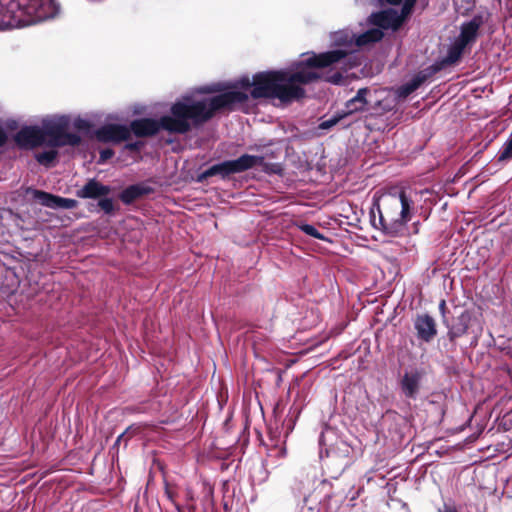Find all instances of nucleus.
Segmentation results:
<instances>
[{
  "label": "nucleus",
  "mask_w": 512,
  "mask_h": 512,
  "mask_svg": "<svg viewBox=\"0 0 512 512\" xmlns=\"http://www.w3.org/2000/svg\"><path fill=\"white\" fill-rule=\"evenodd\" d=\"M338 57L337 52L312 53L307 58L293 63L289 68L259 72L253 76L252 80L248 76H243L234 82L202 86L198 88V92L202 94L220 93L216 96L205 97V102L209 103L215 99H222L221 103L212 109L211 118L217 111L234 110L245 104L249 98V90L254 99H278L282 103H289L304 97L305 90L301 85L320 79L336 85L343 84L345 79L339 71L331 74L311 69L314 64L325 65L335 61Z\"/></svg>",
  "instance_id": "nucleus-1"
},
{
  "label": "nucleus",
  "mask_w": 512,
  "mask_h": 512,
  "mask_svg": "<svg viewBox=\"0 0 512 512\" xmlns=\"http://www.w3.org/2000/svg\"><path fill=\"white\" fill-rule=\"evenodd\" d=\"M196 89L192 93L183 95L175 101L170 114L162 116L159 120L142 118L130 123V133L138 137H146L165 130L174 134H186L193 127H197L211 118V111L218 105L221 99L213 102H205V97Z\"/></svg>",
  "instance_id": "nucleus-2"
},
{
  "label": "nucleus",
  "mask_w": 512,
  "mask_h": 512,
  "mask_svg": "<svg viewBox=\"0 0 512 512\" xmlns=\"http://www.w3.org/2000/svg\"><path fill=\"white\" fill-rule=\"evenodd\" d=\"M58 12L55 0H0V30L36 24Z\"/></svg>",
  "instance_id": "nucleus-3"
},
{
  "label": "nucleus",
  "mask_w": 512,
  "mask_h": 512,
  "mask_svg": "<svg viewBox=\"0 0 512 512\" xmlns=\"http://www.w3.org/2000/svg\"><path fill=\"white\" fill-rule=\"evenodd\" d=\"M383 209L377 205L378 222L386 235L403 236L407 232V223L411 220L413 201L404 191L384 197Z\"/></svg>",
  "instance_id": "nucleus-4"
},
{
  "label": "nucleus",
  "mask_w": 512,
  "mask_h": 512,
  "mask_svg": "<svg viewBox=\"0 0 512 512\" xmlns=\"http://www.w3.org/2000/svg\"><path fill=\"white\" fill-rule=\"evenodd\" d=\"M70 125L68 116H53L42 121V136L44 144L49 148L63 146H76L81 142V137L76 133H69Z\"/></svg>",
  "instance_id": "nucleus-5"
},
{
  "label": "nucleus",
  "mask_w": 512,
  "mask_h": 512,
  "mask_svg": "<svg viewBox=\"0 0 512 512\" xmlns=\"http://www.w3.org/2000/svg\"><path fill=\"white\" fill-rule=\"evenodd\" d=\"M320 457L323 459L324 453L327 459L339 461L334 463L338 466L339 471H343L348 465V458L351 453L350 445L343 440L337 433L336 429L325 426L319 437ZM327 466L333 463H325Z\"/></svg>",
  "instance_id": "nucleus-6"
},
{
  "label": "nucleus",
  "mask_w": 512,
  "mask_h": 512,
  "mask_svg": "<svg viewBox=\"0 0 512 512\" xmlns=\"http://www.w3.org/2000/svg\"><path fill=\"white\" fill-rule=\"evenodd\" d=\"M262 162L263 157L261 156L244 154L235 160H227L212 165L198 176V180L204 181L212 176H220L224 179L231 174L241 173L260 165Z\"/></svg>",
  "instance_id": "nucleus-7"
},
{
  "label": "nucleus",
  "mask_w": 512,
  "mask_h": 512,
  "mask_svg": "<svg viewBox=\"0 0 512 512\" xmlns=\"http://www.w3.org/2000/svg\"><path fill=\"white\" fill-rule=\"evenodd\" d=\"M415 3V0H405L401 7V11L398 12L395 9H387L377 13H372L368 21L370 24L376 26L379 29H398L405 17L410 14L411 9Z\"/></svg>",
  "instance_id": "nucleus-8"
},
{
  "label": "nucleus",
  "mask_w": 512,
  "mask_h": 512,
  "mask_svg": "<svg viewBox=\"0 0 512 512\" xmlns=\"http://www.w3.org/2000/svg\"><path fill=\"white\" fill-rule=\"evenodd\" d=\"M354 38L355 33L350 29H342L337 32H334L331 35V41L332 44L336 47H339V49L332 50L331 52H337L339 54V57L332 62H329L325 65H312L311 69L314 71L319 72L320 69L328 67L334 63L339 62L341 59L345 58L348 54L354 53ZM320 73H323L320 71ZM328 73H333L329 71Z\"/></svg>",
  "instance_id": "nucleus-9"
},
{
  "label": "nucleus",
  "mask_w": 512,
  "mask_h": 512,
  "mask_svg": "<svg viewBox=\"0 0 512 512\" xmlns=\"http://www.w3.org/2000/svg\"><path fill=\"white\" fill-rule=\"evenodd\" d=\"M376 91L372 92L369 88H361L357 91L356 95L348 100L345 104V111L342 115L347 116L356 112H361L368 109L372 100L375 101L373 108H377L382 105V101L376 99L374 95Z\"/></svg>",
  "instance_id": "nucleus-10"
},
{
  "label": "nucleus",
  "mask_w": 512,
  "mask_h": 512,
  "mask_svg": "<svg viewBox=\"0 0 512 512\" xmlns=\"http://www.w3.org/2000/svg\"><path fill=\"white\" fill-rule=\"evenodd\" d=\"M95 137L103 143L118 144L130 137V129L123 124H106L95 131Z\"/></svg>",
  "instance_id": "nucleus-11"
},
{
  "label": "nucleus",
  "mask_w": 512,
  "mask_h": 512,
  "mask_svg": "<svg viewBox=\"0 0 512 512\" xmlns=\"http://www.w3.org/2000/svg\"><path fill=\"white\" fill-rule=\"evenodd\" d=\"M34 199L45 207L52 209H73L77 207L78 202L75 199L63 198L48 192L34 189L31 191Z\"/></svg>",
  "instance_id": "nucleus-12"
},
{
  "label": "nucleus",
  "mask_w": 512,
  "mask_h": 512,
  "mask_svg": "<svg viewBox=\"0 0 512 512\" xmlns=\"http://www.w3.org/2000/svg\"><path fill=\"white\" fill-rule=\"evenodd\" d=\"M16 144L22 148H34L45 145L39 126H24L14 136Z\"/></svg>",
  "instance_id": "nucleus-13"
},
{
  "label": "nucleus",
  "mask_w": 512,
  "mask_h": 512,
  "mask_svg": "<svg viewBox=\"0 0 512 512\" xmlns=\"http://www.w3.org/2000/svg\"><path fill=\"white\" fill-rule=\"evenodd\" d=\"M424 376V371L422 369L413 368L407 370L401 381L400 386L403 394L407 398L415 399L417 394L419 393L421 382Z\"/></svg>",
  "instance_id": "nucleus-14"
},
{
  "label": "nucleus",
  "mask_w": 512,
  "mask_h": 512,
  "mask_svg": "<svg viewBox=\"0 0 512 512\" xmlns=\"http://www.w3.org/2000/svg\"><path fill=\"white\" fill-rule=\"evenodd\" d=\"M418 339L429 343L437 334L435 320L428 314L418 315L414 321Z\"/></svg>",
  "instance_id": "nucleus-15"
},
{
  "label": "nucleus",
  "mask_w": 512,
  "mask_h": 512,
  "mask_svg": "<svg viewBox=\"0 0 512 512\" xmlns=\"http://www.w3.org/2000/svg\"><path fill=\"white\" fill-rule=\"evenodd\" d=\"M484 20L481 15H475L471 20L463 22L460 26V34L456 38L465 46L474 43L478 36V31L483 25Z\"/></svg>",
  "instance_id": "nucleus-16"
},
{
  "label": "nucleus",
  "mask_w": 512,
  "mask_h": 512,
  "mask_svg": "<svg viewBox=\"0 0 512 512\" xmlns=\"http://www.w3.org/2000/svg\"><path fill=\"white\" fill-rule=\"evenodd\" d=\"M110 186L104 185L96 179H89L85 185L76 191V196L81 199H100L109 195Z\"/></svg>",
  "instance_id": "nucleus-17"
},
{
  "label": "nucleus",
  "mask_w": 512,
  "mask_h": 512,
  "mask_svg": "<svg viewBox=\"0 0 512 512\" xmlns=\"http://www.w3.org/2000/svg\"><path fill=\"white\" fill-rule=\"evenodd\" d=\"M472 321V314L468 310H464L458 315L454 322L449 325L444 319V324L448 328V337L450 341H455L457 338L467 333L468 328Z\"/></svg>",
  "instance_id": "nucleus-18"
},
{
  "label": "nucleus",
  "mask_w": 512,
  "mask_h": 512,
  "mask_svg": "<svg viewBox=\"0 0 512 512\" xmlns=\"http://www.w3.org/2000/svg\"><path fill=\"white\" fill-rule=\"evenodd\" d=\"M384 36V33L379 28H371L367 31L356 34L354 38V52L357 51L359 48L368 46L372 43L379 42Z\"/></svg>",
  "instance_id": "nucleus-19"
},
{
  "label": "nucleus",
  "mask_w": 512,
  "mask_h": 512,
  "mask_svg": "<svg viewBox=\"0 0 512 512\" xmlns=\"http://www.w3.org/2000/svg\"><path fill=\"white\" fill-rule=\"evenodd\" d=\"M152 192V188L143 184H134L125 188L119 195L120 200L124 204H131L133 201L143 195Z\"/></svg>",
  "instance_id": "nucleus-20"
},
{
  "label": "nucleus",
  "mask_w": 512,
  "mask_h": 512,
  "mask_svg": "<svg viewBox=\"0 0 512 512\" xmlns=\"http://www.w3.org/2000/svg\"><path fill=\"white\" fill-rule=\"evenodd\" d=\"M426 80V75L419 73L415 77H413L410 81L401 85L397 91V97L400 99H404L416 91Z\"/></svg>",
  "instance_id": "nucleus-21"
},
{
  "label": "nucleus",
  "mask_w": 512,
  "mask_h": 512,
  "mask_svg": "<svg viewBox=\"0 0 512 512\" xmlns=\"http://www.w3.org/2000/svg\"><path fill=\"white\" fill-rule=\"evenodd\" d=\"M466 47L467 46L459 40L455 39V41L449 46L443 62L447 65L455 64L461 58Z\"/></svg>",
  "instance_id": "nucleus-22"
},
{
  "label": "nucleus",
  "mask_w": 512,
  "mask_h": 512,
  "mask_svg": "<svg viewBox=\"0 0 512 512\" xmlns=\"http://www.w3.org/2000/svg\"><path fill=\"white\" fill-rule=\"evenodd\" d=\"M57 155L56 148H50L49 150L37 153L36 160L40 164L48 166L56 159Z\"/></svg>",
  "instance_id": "nucleus-23"
},
{
  "label": "nucleus",
  "mask_w": 512,
  "mask_h": 512,
  "mask_svg": "<svg viewBox=\"0 0 512 512\" xmlns=\"http://www.w3.org/2000/svg\"><path fill=\"white\" fill-rule=\"evenodd\" d=\"M512 158V141L509 139L503 144L498 153V160L505 161Z\"/></svg>",
  "instance_id": "nucleus-24"
},
{
  "label": "nucleus",
  "mask_w": 512,
  "mask_h": 512,
  "mask_svg": "<svg viewBox=\"0 0 512 512\" xmlns=\"http://www.w3.org/2000/svg\"><path fill=\"white\" fill-rule=\"evenodd\" d=\"M98 207L104 211L105 214L110 215L114 211V204L111 198L106 196L101 197L97 203Z\"/></svg>",
  "instance_id": "nucleus-25"
},
{
  "label": "nucleus",
  "mask_w": 512,
  "mask_h": 512,
  "mask_svg": "<svg viewBox=\"0 0 512 512\" xmlns=\"http://www.w3.org/2000/svg\"><path fill=\"white\" fill-rule=\"evenodd\" d=\"M299 228L306 235H309L311 237H314V238L320 239V240L324 239V236L316 229L315 226H313L311 224H301L299 226Z\"/></svg>",
  "instance_id": "nucleus-26"
},
{
  "label": "nucleus",
  "mask_w": 512,
  "mask_h": 512,
  "mask_svg": "<svg viewBox=\"0 0 512 512\" xmlns=\"http://www.w3.org/2000/svg\"><path fill=\"white\" fill-rule=\"evenodd\" d=\"M343 117H344V115L341 114L338 116H334L328 120L322 121L319 124V128L321 130H328V129L332 128L333 126H335L340 121V119H342Z\"/></svg>",
  "instance_id": "nucleus-27"
},
{
  "label": "nucleus",
  "mask_w": 512,
  "mask_h": 512,
  "mask_svg": "<svg viewBox=\"0 0 512 512\" xmlns=\"http://www.w3.org/2000/svg\"><path fill=\"white\" fill-rule=\"evenodd\" d=\"M437 512H458L456 506L452 503H444L438 508Z\"/></svg>",
  "instance_id": "nucleus-28"
},
{
  "label": "nucleus",
  "mask_w": 512,
  "mask_h": 512,
  "mask_svg": "<svg viewBox=\"0 0 512 512\" xmlns=\"http://www.w3.org/2000/svg\"><path fill=\"white\" fill-rule=\"evenodd\" d=\"M113 155H114V152L112 149H103L100 152V160L106 161V160L110 159Z\"/></svg>",
  "instance_id": "nucleus-29"
},
{
  "label": "nucleus",
  "mask_w": 512,
  "mask_h": 512,
  "mask_svg": "<svg viewBox=\"0 0 512 512\" xmlns=\"http://www.w3.org/2000/svg\"><path fill=\"white\" fill-rule=\"evenodd\" d=\"M8 140V136L4 128L0 125V147L4 146Z\"/></svg>",
  "instance_id": "nucleus-30"
},
{
  "label": "nucleus",
  "mask_w": 512,
  "mask_h": 512,
  "mask_svg": "<svg viewBox=\"0 0 512 512\" xmlns=\"http://www.w3.org/2000/svg\"><path fill=\"white\" fill-rule=\"evenodd\" d=\"M74 125H75V127L82 129V128H86L88 126V123L85 120L78 119L75 121Z\"/></svg>",
  "instance_id": "nucleus-31"
},
{
  "label": "nucleus",
  "mask_w": 512,
  "mask_h": 512,
  "mask_svg": "<svg viewBox=\"0 0 512 512\" xmlns=\"http://www.w3.org/2000/svg\"><path fill=\"white\" fill-rule=\"evenodd\" d=\"M275 452V455L277 456H284L285 455V448L284 447H279V448H274L273 450H271V453Z\"/></svg>",
  "instance_id": "nucleus-32"
},
{
  "label": "nucleus",
  "mask_w": 512,
  "mask_h": 512,
  "mask_svg": "<svg viewBox=\"0 0 512 512\" xmlns=\"http://www.w3.org/2000/svg\"><path fill=\"white\" fill-rule=\"evenodd\" d=\"M165 494L167 495L168 499L171 500L172 502L174 501V494L173 492L169 489L168 486H166V489H165Z\"/></svg>",
  "instance_id": "nucleus-33"
},
{
  "label": "nucleus",
  "mask_w": 512,
  "mask_h": 512,
  "mask_svg": "<svg viewBox=\"0 0 512 512\" xmlns=\"http://www.w3.org/2000/svg\"><path fill=\"white\" fill-rule=\"evenodd\" d=\"M445 308H446V302H445V300H442L439 304V310L441 311L443 317H445Z\"/></svg>",
  "instance_id": "nucleus-34"
},
{
  "label": "nucleus",
  "mask_w": 512,
  "mask_h": 512,
  "mask_svg": "<svg viewBox=\"0 0 512 512\" xmlns=\"http://www.w3.org/2000/svg\"><path fill=\"white\" fill-rule=\"evenodd\" d=\"M127 148H129L131 150L137 149L138 148V144L137 143L127 144Z\"/></svg>",
  "instance_id": "nucleus-35"
},
{
  "label": "nucleus",
  "mask_w": 512,
  "mask_h": 512,
  "mask_svg": "<svg viewBox=\"0 0 512 512\" xmlns=\"http://www.w3.org/2000/svg\"><path fill=\"white\" fill-rule=\"evenodd\" d=\"M371 221H372V224L374 227H378L377 224H376V218H375V215H374V212L372 211L371 212Z\"/></svg>",
  "instance_id": "nucleus-36"
},
{
  "label": "nucleus",
  "mask_w": 512,
  "mask_h": 512,
  "mask_svg": "<svg viewBox=\"0 0 512 512\" xmlns=\"http://www.w3.org/2000/svg\"><path fill=\"white\" fill-rule=\"evenodd\" d=\"M391 109H392V105H390V104H385V105L383 106V110H385V111H389V110H391Z\"/></svg>",
  "instance_id": "nucleus-37"
},
{
  "label": "nucleus",
  "mask_w": 512,
  "mask_h": 512,
  "mask_svg": "<svg viewBox=\"0 0 512 512\" xmlns=\"http://www.w3.org/2000/svg\"><path fill=\"white\" fill-rule=\"evenodd\" d=\"M124 436V434L119 435L117 441H120V439Z\"/></svg>",
  "instance_id": "nucleus-38"
}]
</instances>
